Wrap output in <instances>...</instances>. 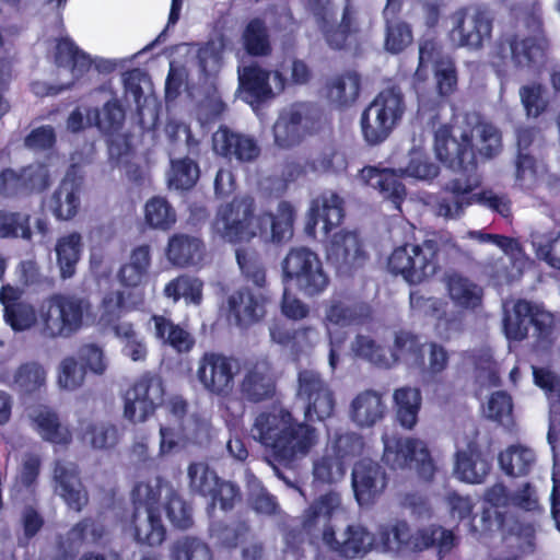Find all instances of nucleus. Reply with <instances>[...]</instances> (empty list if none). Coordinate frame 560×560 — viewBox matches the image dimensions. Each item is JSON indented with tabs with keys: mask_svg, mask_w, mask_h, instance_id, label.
Returning <instances> with one entry per match:
<instances>
[{
	"mask_svg": "<svg viewBox=\"0 0 560 560\" xmlns=\"http://www.w3.org/2000/svg\"><path fill=\"white\" fill-rule=\"evenodd\" d=\"M471 130H465L459 138L453 135V126L441 125L434 131V151L438 160L463 178H453L443 187V195L436 202V213L447 220L458 219L467 207L478 202L503 218L512 214L511 200L492 190L472 194L479 185L478 161Z\"/></svg>",
	"mask_w": 560,
	"mask_h": 560,
	"instance_id": "f257e3e1",
	"label": "nucleus"
},
{
	"mask_svg": "<svg viewBox=\"0 0 560 560\" xmlns=\"http://www.w3.org/2000/svg\"><path fill=\"white\" fill-rule=\"evenodd\" d=\"M295 215L294 207L285 200L278 203L276 214L270 211L257 213L252 196H235L218 209L212 228L231 244L250 242L255 237L281 244L292 237Z\"/></svg>",
	"mask_w": 560,
	"mask_h": 560,
	"instance_id": "f03ea898",
	"label": "nucleus"
},
{
	"mask_svg": "<svg viewBox=\"0 0 560 560\" xmlns=\"http://www.w3.org/2000/svg\"><path fill=\"white\" fill-rule=\"evenodd\" d=\"M250 434L275 462L285 467L296 466L319 442V432L315 428L298 421L282 408L259 412L254 419Z\"/></svg>",
	"mask_w": 560,
	"mask_h": 560,
	"instance_id": "7ed1b4c3",
	"label": "nucleus"
},
{
	"mask_svg": "<svg viewBox=\"0 0 560 560\" xmlns=\"http://www.w3.org/2000/svg\"><path fill=\"white\" fill-rule=\"evenodd\" d=\"M502 329L510 343L527 340L530 350H552L560 341V318L526 299H517L504 311Z\"/></svg>",
	"mask_w": 560,
	"mask_h": 560,
	"instance_id": "20e7f679",
	"label": "nucleus"
},
{
	"mask_svg": "<svg viewBox=\"0 0 560 560\" xmlns=\"http://www.w3.org/2000/svg\"><path fill=\"white\" fill-rule=\"evenodd\" d=\"M405 110V96L399 86L382 90L361 115L364 140L371 145L384 142L401 120Z\"/></svg>",
	"mask_w": 560,
	"mask_h": 560,
	"instance_id": "39448f33",
	"label": "nucleus"
},
{
	"mask_svg": "<svg viewBox=\"0 0 560 560\" xmlns=\"http://www.w3.org/2000/svg\"><path fill=\"white\" fill-rule=\"evenodd\" d=\"M307 9L314 15L327 46L336 51L359 47L361 26L358 9L347 0L340 21H331V0H307Z\"/></svg>",
	"mask_w": 560,
	"mask_h": 560,
	"instance_id": "423d86ee",
	"label": "nucleus"
},
{
	"mask_svg": "<svg viewBox=\"0 0 560 560\" xmlns=\"http://www.w3.org/2000/svg\"><path fill=\"white\" fill-rule=\"evenodd\" d=\"M283 283L293 285L306 298L324 293L330 278L318 254L306 246L290 248L281 262Z\"/></svg>",
	"mask_w": 560,
	"mask_h": 560,
	"instance_id": "0eeeda50",
	"label": "nucleus"
},
{
	"mask_svg": "<svg viewBox=\"0 0 560 560\" xmlns=\"http://www.w3.org/2000/svg\"><path fill=\"white\" fill-rule=\"evenodd\" d=\"M440 247L436 241L425 240L421 244H404L388 257L387 268L400 275L410 284H418L435 275L439 269Z\"/></svg>",
	"mask_w": 560,
	"mask_h": 560,
	"instance_id": "6e6552de",
	"label": "nucleus"
},
{
	"mask_svg": "<svg viewBox=\"0 0 560 560\" xmlns=\"http://www.w3.org/2000/svg\"><path fill=\"white\" fill-rule=\"evenodd\" d=\"M382 442L384 445L383 460L388 467L415 470L425 480L433 477L435 466L424 441L385 433L382 436Z\"/></svg>",
	"mask_w": 560,
	"mask_h": 560,
	"instance_id": "1a4fd4ad",
	"label": "nucleus"
},
{
	"mask_svg": "<svg viewBox=\"0 0 560 560\" xmlns=\"http://www.w3.org/2000/svg\"><path fill=\"white\" fill-rule=\"evenodd\" d=\"M133 512L127 529L140 544L159 546L165 538L159 506L155 504V493L151 482H139L132 492Z\"/></svg>",
	"mask_w": 560,
	"mask_h": 560,
	"instance_id": "9d476101",
	"label": "nucleus"
},
{
	"mask_svg": "<svg viewBox=\"0 0 560 560\" xmlns=\"http://www.w3.org/2000/svg\"><path fill=\"white\" fill-rule=\"evenodd\" d=\"M89 299L75 294L56 293L43 305L44 327L54 337H70L83 325V318L90 312Z\"/></svg>",
	"mask_w": 560,
	"mask_h": 560,
	"instance_id": "9b49d317",
	"label": "nucleus"
},
{
	"mask_svg": "<svg viewBox=\"0 0 560 560\" xmlns=\"http://www.w3.org/2000/svg\"><path fill=\"white\" fill-rule=\"evenodd\" d=\"M52 184L48 164L39 161L21 167H3L0 171V199L21 200L42 195Z\"/></svg>",
	"mask_w": 560,
	"mask_h": 560,
	"instance_id": "f8f14e48",
	"label": "nucleus"
},
{
	"mask_svg": "<svg viewBox=\"0 0 560 560\" xmlns=\"http://www.w3.org/2000/svg\"><path fill=\"white\" fill-rule=\"evenodd\" d=\"M373 319L372 306L364 301L346 302L331 300L325 310V325L330 343V350L343 346L349 338L345 330L349 326H363Z\"/></svg>",
	"mask_w": 560,
	"mask_h": 560,
	"instance_id": "ddd939ff",
	"label": "nucleus"
},
{
	"mask_svg": "<svg viewBox=\"0 0 560 560\" xmlns=\"http://www.w3.org/2000/svg\"><path fill=\"white\" fill-rule=\"evenodd\" d=\"M453 544V533L442 527L422 528L410 535L408 525L405 522H397L389 525V530L382 532V547L388 551H397L404 546L412 550L436 546L440 552H444L448 551Z\"/></svg>",
	"mask_w": 560,
	"mask_h": 560,
	"instance_id": "4468645a",
	"label": "nucleus"
},
{
	"mask_svg": "<svg viewBox=\"0 0 560 560\" xmlns=\"http://www.w3.org/2000/svg\"><path fill=\"white\" fill-rule=\"evenodd\" d=\"M164 386L159 376L145 375L124 395V417L132 423L147 421L162 405Z\"/></svg>",
	"mask_w": 560,
	"mask_h": 560,
	"instance_id": "2eb2a0df",
	"label": "nucleus"
},
{
	"mask_svg": "<svg viewBox=\"0 0 560 560\" xmlns=\"http://www.w3.org/2000/svg\"><path fill=\"white\" fill-rule=\"evenodd\" d=\"M452 21L450 39L458 47L478 50L491 38L492 19L482 10L459 8L452 14Z\"/></svg>",
	"mask_w": 560,
	"mask_h": 560,
	"instance_id": "dca6fc26",
	"label": "nucleus"
},
{
	"mask_svg": "<svg viewBox=\"0 0 560 560\" xmlns=\"http://www.w3.org/2000/svg\"><path fill=\"white\" fill-rule=\"evenodd\" d=\"M212 150L215 155L240 165L254 163L261 153L255 136L220 125L212 133Z\"/></svg>",
	"mask_w": 560,
	"mask_h": 560,
	"instance_id": "f3484780",
	"label": "nucleus"
},
{
	"mask_svg": "<svg viewBox=\"0 0 560 560\" xmlns=\"http://www.w3.org/2000/svg\"><path fill=\"white\" fill-rule=\"evenodd\" d=\"M389 530V525L381 526L376 539L361 525H349L336 537L332 529H325L322 538L324 544L341 556L354 559L365 556L373 548L386 551L382 547V532Z\"/></svg>",
	"mask_w": 560,
	"mask_h": 560,
	"instance_id": "a211bd4d",
	"label": "nucleus"
},
{
	"mask_svg": "<svg viewBox=\"0 0 560 560\" xmlns=\"http://www.w3.org/2000/svg\"><path fill=\"white\" fill-rule=\"evenodd\" d=\"M539 45L533 37L521 38L517 34L502 35L490 55V63L498 73L504 72L512 61L515 67H533L536 63Z\"/></svg>",
	"mask_w": 560,
	"mask_h": 560,
	"instance_id": "6ab92c4d",
	"label": "nucleus"
},
{
	"mask_svg": "<svg viewBox=\"0 0 560 560\" xmlns=\"http://www.w3.org/2000/svg\"><path fill=\"white\" fill-rule=\"evenodd\" d=\"M298 396L305 402L304 416L307 421H322L334 412L335 399L331 389L312 370L300 373Z\"/></svg>",
	"mask_w": 560,
	"mask_h": 560,
	"instance_id": "aec40b11",
	"label": "nucleus"
},
{
	"mask_svg": "<svg viewBox=\"0 0 560 560\" xmlns=\"http://www.w3.org/2000/svg\"><path fill=\"white\" fill-rule=\"evenodd\" d=\"M326 258L338 271L351 272L361 268L368 254L357 232H336L326 245Z\"/></svg>",
	"mask_w": 560,
	"mask_h": 560,
	"instance_id": "412c9836",
	"label": "nucleus"
},
{
	"mask_svg": "<svg viewBox=\"0 0 560 560\" xmlns=\"http://www.w3.org/2000/svg\"><path fill=\"white\" fill-rule=\"evenodd\" d=\"M84 177L72 164L48 200V209L58 221L72 220L81 207Z\"/></svg>",
	"mask_w": 560,
	"mask_h": 560,
	"instance_id": "4be33fe9",
	"label": "nucleus"
},
{
	"mask_svg": "<svg viewBox=\"0 0 560 560\" xmlns=\"http://www.w3.org/2000/svg\"><path fill=\"white\" fill-rule=\"evenodd\" d=\"M238 362L222 352H206L198 369L202 385L214 394H225L232 388Z\"/></svg>",
	"mask_w": 560,
	"mask_h": 560,
	"instance_id": "5701e85b",
	"label": "nucleus"
},
{
	"mask_svg": "<svg viewBox=\"0 0 560 560\" xmlns=\"http://www.w3.org/2000/svg\"><path fill=\"white\" fill-rule=\"evenodd\" d=\"M491 468V458L486 455L475 440L458 442L455 453L454 476L466 483H481Z\"/></svg>",
	"mask_w": 560,
	"mask_h": 560,
	"instance_id": "b1692460",
	"label": "nucleus"
},
{
	"mask_svg": "<svg viewBox=\"0 0 560 560\" xmlns=\"http://www.w3.org/2000/svg\"><path fill=\"white\" fill-rule=\"evenodd\" d=\"M343 218V199L335 191H323L311 202L305 231L310 236H315L316 226L322 221L323 231L328 235L332 229L342 223Z\"/></svg>",
	"mask_w": 560,
	"mask_h": 560,
	"instance_id": "393cba45",
	"label": "nucleus"
},
{
	"mask_svg": "<svg viewBox=\"0 0 560 560\" xmlns=\"http://www.w3.org/2000/svg\"><path fill=\"white\" fill-rule=\"evenodd\" d=\"M386 485V475L376 463L364 459L354 465L352 488L361 506L373 503L383 493Z\"/></svg>",
	"mask_w": 560,
	"mask_h": 560,
	"instance_id": "a878e982",
	"label": "nucleus"
},
{
	"mask_svg": "<svg viewBox=\"0 0 560 560\" xmlns=\"http://www.w3.org/2000/svg\"><path fill=\"white\" fill-rule=\"evenodd\" d=\"M266 298L261 292H254L243 287L229 295L226 300L228 317L233 318L240 327H247L259 322L266 314Z\"/></svg>",
	"mask_w": 560,
	"mask_h": 560,
	"instance_id": "bb28decb",
	"label": "nucleus"
},
{
	"mask_svg": "<svg viewBox=\"0 0 560 560\" xmlns=\"http://www.w3.org/2000/svg\"><path fill=\"white\" fill-rule=\"evenodd\" d=\"M359 177L364 185L378 190L384 199L392 201L395 208L400 210L407 195L401 174L393 168L368 165L360 171Z\"/></svg>",
	"mask_w": 560,
	"mask_h": 560,
	"instance_id": "cd10ccee",
	"label": "nucleus"
},
{
	"mask_svg": "<svg viewBox=\"0 0 560 560\" xmlns=\"http://www.w3.org/2000/svg\"><path fill=\"white\" fill-rule=\"evenodd\" d=\"M271 71L257 62L238 68V90L242 98L250 105L262 104L273 97L270 85Z\"/></svg>",
	"mask_w": 560,
	"mask_h": 560,
	"instance_id": "c85d7f7f",
	"label": "nucleus"
},
{
	"mask_svg": "<svg viewBox=\"0 0 560 560\" xmlns=\"http://www.w3.org/2000/svg\"><path fill=\"white\" fill-rule=\"evenodd\" d=\"M387 411L380 392L365 389L357 394L349 406V418L355 427L369 429L381 422Z\"/></svg>",
	"mask_w": 560,
	"mask_h": 560,
	"instance_id": "c756f323",
	"label": "nucleus"
},
{
	"mask_svg": "<svg viewBox=\"0 0 560 560\" xmlns=\"http://www.w3.org/2000/svg\"><path fill=\"white\" fill-rule=\"evenodd\" d=\"M23 290L11 284L0 289V303L3 306L4 320L15 331L32 327L36 320L34 307L22 300Z\"/></svg>",
	"mask_w": 560,
	"mask_h": 560,
	"instance_id": "7c9ffc66",
	"label": "nucleus"
},
{
	"mask_svg": "<svg viewBox=\"0 0 560 560\" xmlns=\"http://www.w3.org/2000/svg\"><path fill=\"white\" fill-rule=\"evenodd\" d=\"M54 482L56 494H58L70 509L81 511L88 502V494L78 476L77 466L73 463H57L54 469Z\"/></svg>",
	"mask_w": 560,
	"mask_h": 560,
	"instance_id": "2f4dec72",
	"label": "nucleus"
},
{
	"mask_svg": "<svg viewBox=\"0 0 560 560\" xmlns=\"http://www.w3.org/2000/svg\"><path fill=\"white\" fill-rule=\"evenodd\" d=\"M165 253L167 260L175 267H195L203 259L205 244L199 237L175 233L168 238Z\"/></svg>",
	"mask_w": 560,
	"mask_h": 560,
	"instance_id": "473e14b6",
	"label": "nucleus"
},
{
	"mask_svg": "<svg viewBox=\"0 0 560 560\" xmlns=\"http://www.w3.org/2000/svg\"><path fill=\"white\" fill-rule=\"evenodd\" d=\"M54 63L57 68H66L75 77L88 73L92 67V59L69 36H60L55 39L52 51Z\"/></svg>",
	"mask_w": 560,
	"mask_h": 560,
	"instance_id": "72a5a7b5",
	"label": "nucleus"
},
{
	"mask_svg": "<svg viewBox=\"0 0 560 560\" xmlns=\"http://www.w3.org/2000/svg\"><path fill=\"white\" fill-rule=\"evenodd\" d=\"M342 511L340 497L336 492H327L320 495L305 511L303 520V532L306 535H313L315 530L330 529L327 526L328 521Z\"/></svg>",
	"mask_w": 560,
	"mask_h": 560,
	"instance_id": "f704fd0d",
	"label": "nucleus"
},
{
	"mask_svg": "<svg viewBox=\"0 0 560 560\" xmlns=\"http://www.w3.org/2000/svg\"><path fill=\"white\" fill-rule=\"evenodd\" d=\"M305 110L303 105L293 106L280 115L273 126L275 142L279 148L290 149L298 145L304 136Z\"/></svg>",
	"mask_w": 560,
	"mask_h": 560,
	"instance_id": "c9c22d12",
	"label": "nucleus"
},
{
	"mask_svg": "<svg viewBox=\"0 0 560 560\" xmlns=\"http://www.w3.org/2000/svg\"><path fill=\"white\" fill-rule=\"evenodd\" d=\"M153 485L155 493V504L159 506L161 500H164L166 515L170 522L178 528H187L191 524V514L189 506L177 495L168 482H163L159 477L149 480Z\"/></svg>",
	"mask_w": 560,
	"mask_h": 560,
	"instance_id": "e433bc0d",
	"label": "nucleus"
},
{
	"mask_svg": "<svg viewBox=\"0 0 560 560\" xmlns=\"http://www.w3.org/2000/svg\"><path fill=\"white\" fill-rule=\"evenodd\" d=\"M84 248L83 237L79 232H70L58 237L55 245L56 261L62 279L74 276L77 265Z\"/></svg>",
	"mask_w": 560,
	"mask_h": 560,
	"instance_id": "4c0bfd02",
	"label": "nucleus"
},
{
	"mask_svg": "<svg viewBox=\"0 0 560 560\" xmlns=\"http://www.w3.org/2000/svg\"><path fill=\"white\" fill-rule=\"evenodd\" d=\"M151 320L154 324V337L162 346L173 350H192L195 347V337L185 327L158 314L152 315Z\"/></svg>",
	"mask_w": 560,
	"mask_h": 560,
	"instance_id": "58836bf2",
	"label": "nucleus"
},
{
	"mask_svg": "<svg viewBox=\"0 0 560 560\" xmlns=\"http://www.w3.org/2000/svg\"><path fill=\"white\" fill-rule=\"evenodd\" d=\"M30 418L35 430L44 440L55 444H68L70 442V430L59 422L57 413L50 408L36 407L30 411Z\"/></svg>",
	"mask_w": 560,
	"mask_h": 560,
	"instance_id": "ea45409f",
	"label": "nucleus"
},
{
	"mask_svg": "<svg viewBox=\"0 0 560 560\" xmlns=\"http://www.w3.org/2000/svg\"><path fill=\"white\" fill-rule=\"evenodd\" d=\"M393 401L399 424L412 430L418 422V415L422 405V395L419 388L402 386L394 390Z\"/></svg>",
	"mask_w": 560,
	"mask_h": 560,
	"instance_id": "a19ab883",
	"label": "nucleus"
},
{
	"mask_svg": "<svg viewBox=\"0 0 560 560\" xmlns=\"http://www.w3.org/2000/svg\"><path fill=\"white\" fill-rule=\"evenodd\" d=\"M241 42L243 49L250 57H267L272 52L268 26L260 18H253L247 22Z\"/></svg>",
	"mask_w": 560,
	"mask_h": 560,
	"instance_id": "79ce46f5",
	"label": "nucleus"
},
{
	"mask_svg": "<svg viewBox=\"0 0 560 560\" xmlns=\"http://www.w3.org/2000/svg\"><path fill=\"white\" fill-rule=\"evenodd\" d=\"M151 266V248L148 244L135 247L130 260L124 264L118 271V279L122 285L136 288L142 283Z\"/></svg>",
	"mask_w": 560,
	"mask_h": 560,
	"instance_id": "37998d69",
	"label": "nucleus"
},
{
	"mask_svg": "<svg viewBox=\"0 0 560 560\" xmlns=\"http://www.w3.org/2000/svg\"><path fill=\"white\" fill-rule=\"evenodd\" d=\"M361 91V77L355 71H347L336 75L327 83L329 100L340 107L349 106L357 101Z\"/></svg>",
	"mask_w": 560,
	"mask_h": 560,
	"instance_id": "c03bdc74",
	"label": "nucleus"
},
{
	"mask_svg": "<svg viewBox=\"0 0 560 560\" xmlns=\"http://www.w3.org/2000/svg\"><path fill=\"white\" fill-rule=\"evenodd\" d=\"M434 90L441 101H450L458 90V70L451 57H442L433 63Z\"/></svg>",
	"mask_w": 560,
	"mask_h": 560,
	"instance_id": "a18cd8bd",
	"label": "nucleus"
},
{
	"mask_svg": "<svg viewBox=\"0 0 560 560\" xmlns=\"http://www.w3.org/2000/svg\"><path fill=\"white\" fill-rule=\"evenodd\" d=\"M273 390V382L265 362L246 369L242 383V392L252 400H260L268 397Z\"/></svg>",
	"mask_w": 560,
	"mask_h": 560,
	"instance_id": "49530a36",
	"label": "nucleus"
},
{
	"mask_svg": "<svg viewBox=\"0 0 560 560\" xmlns=\"http://www.w3.org/2000/svg\"><path fill=\"white\" fill-rule=\"evenodd\" d=\"M176 220V211L166 198L154 196L145 202L144 221L150 228L168 231Z\"/></svg>",
	"mask_w": 560,
	"mask_h": 560,
	"instance_id": "de8ad7c7",
	"label": "nucleus"
},
{
	"mask_svg": "<svg viewBox=\"0 0 560 560\" xmlns=\"http://www.w3.org/2000/svg\"><path fill=\"white\" fill-rule=\"evenodd\" d=\"M363 438L352 431L339 429L328 434L327 450L345 463L362 453Z\"/></svg>",
	"mask_w": 560,
	"mask_h": 560,
	"instance_id": "09e8293b",
	"label": "nucleus"
},
{
	"mask_svg": "<svg viewBox=\"0 0 560 560\" xmlns=\"http://www.w3.org/2000/svg\"><path fill=\"white\" fill-rule=\"evenodd\" d=\"M486 500L493 506H508L512 504L526 511H533L537 508V498L528 485L513 497L506 493L503 485H494L487 491Z\"/></svg>",
	"mask_w": 560,
	"mask_h": 560,
	"instance_id": "8fccbe9b",
	"label": "nucleus"
},
{
	"mask_svg": "<svg viewBox=\"0 0 560 560\" xmlns=\"http://www.w3.org/2000/svg\"><path fill=\"white\" fill-rule=\"evenodd\" d=\"M236 261L242 276L247 282H252L257 289L266 285V268L259 253L249 247H241L235 252Z\"/></svg>",
	"mask_w": 560,
	"mask_h": 560,
	"instance_id": "3c124183",
	"label": "nucleus"
},
{
	"mask_svg": "<svg viewBox=\"0 0 560 560\" xmlns=\"http://www.w3.org/2000/svg\"><path fill=\"white\" fill-rule=\"evenodd\" d=\"M397 360L396 352H329L328 358L332 371L350 361H365L380 369H389Z\"/></svg>",
	"mask_w": 560,
	"mask_h": 560,
	"instance_id": "603ef678",
	"label": "nucleus"
},
{
	"mask_svg": "<svg viewBox=\"0 0 560 560\" xmlns=\"http://www.w3.org/2000/svg\"><path fill=\"white\" fill-rule=\"evenodd\" d=\"M535 462L534 452L523 445H513L499 455L501 468L510 476H522L529 471Z\"/></svg>",
	"mask_w": 560,
	"mask_h": 560,
	"instance_id": "864d4df0",
	"label": "nucleus"
},
{
	"mask_svg": "<svg viewBox=\"0 0 560 560\" xmlns=\"http://www.w3.org/2000/svg\"><path fill=\"white\" fill-rule=\"evenodd\" d=\"M413 42L409 23L400 19H387L385 22L384 49L393 55L402 52Z\"/></svg>",
	"mask_w": 560,
	"mask_h": 560,
	"instance_id": "5fc2aeb1",
	"label": "nucleus"
},
{
	"mask_svg": "<svg viewBox=\"0 0 560 560\" xmlns=\"http://www.w3.org/2000/svg\"><path fill=\"white\" fill-rule=\"evenodd\" d=\"M199 176L200 168L195 160L185 156L171 161L170 187L176 190H189L196 185Z\"/></svg>",
	"mask_w": 560,
	"mask_h": 560,
	"instance_id": "6e6d98bb",
	"label": "nucleus"
},
{
	"mask_svg": "<svg viewBox=\"0 0 560 560\" xmlns=\"http://www.w3.org/2000/svg\"><path fill=\"white\" fill-rule=\"evenodd\" d=\"M315 331L311 327L293 328L275 324L270 327L271 339L278 345L290 350H307L313 345L310 336Z\"/></svg>",
	"mask_w": 560,
	"mask_h": 560,
	"instance_id": "4d7b16f0",
	"label": "nucleus"
},
{
	"mask_svg": "<svg viewBox=\"0 0 560 560\" xmlns=\"http://www.w3.org/2000/svg\"><path fill=\"white\" fill-rule=\"evenodd\" d=\"M202 287L203 283L198 278L182 275L166 283L164 294L175 302L185 299L194 304H200L202 301Z\"/></svg>",
	"mask_w": 560,
	"mask_h": 560,
	"instance_id": "13d9d810",
	"label": "nucleus"
},
{
	"mask_svg": "<svg viewBox=\"0 0 560 560\" xmlns=\"http://www.w3.org/2000/svg\"><path fill=\"white\" fill-rule=\"evenodd\" d=\"M346 463L334 453L328 452L327 447L324 454L313 463L314 479L322 483H336L345 477Z\"/></svg>",
	"mask_w": 560,
	"mask_h": 560,
	"instance_id": "bf43d9fd",
	"label": "nucleus"
},
{
	"mask_svg": "<svg viewBox=\"0 0 560 560\" xmlns=\"http://www.w3.org/2000/svg\"><path fill=\"white\" fill-rule=\"evenodd\" d=\"M31 217L20 211L0 210V238H23L31 241Z\"/></svg>",
	"mask_w": 560,
	"mask_h": 560,
	"instance_id": "052dcab7",
	"label": "nucleus"
},
{
	"mask_svg": "<svg viewBox=\"0 0 560 560\" xmlns=\"http://www.w3.org/2000/svg\"><path fill=\"white\" fill-rule=\"evenodd\" d=\"M171 560H212L209 547L200 539L184 536L173 542L170 549Z\"/></svg>",
	"mask_w": 560,
	"mask_h": 560,
	"instance_id": "680f3d73",
	"label": "nucleus"
},
{
	"mask_svg": "<svg viewBox=\"0 0 560 560\" xmlns=\"http://www.w3.org/2000/svg\"><path fill=\"white\" fill-rule=\"evenodd\" d=\"M82 440L94 448H109L119 440L118 429L109 423H82Z\"/></svg>",
	"mask_w": 560,
	"mask_h": 560,
	"instance_id": "e2e57ef3",
	"label": "nucleus"
},
{
	"mask_svg": "<svg viewBox=\"0 0 560 560\" xmlns=\"http://www.w3.org/2000/svg\"><path fill=\"white\" fill-rule=\"evenodd\" d=\"M477 285L467 278L454 273L447 277V291L451 299L464 307L477 306L481 299L477 294Z\"/></svg>",
	"mask_w": 560,
	"mask_h": 560,
	"instance_id": "0e129e2a",
	"label": "nucleus"
},
{
	"mask_svg": "<svg viewBox=\"0 0 560 560\" xmlns=\"http://www.w3.org/2000/svg\"><path fill=\"white\" fill-rule=\"evenodd\" d=\"M474 130L479 140V154L485 159L495 158L502 150V135L497 126L490 121L480 120Z\"/></svg>",
	"mask_w": 560,
	"mask_h": 560,
	"instance_id": "69168bd1",
	"label": "nucleus"
},
{
	"mask_svg": "<svg viewBox=\"0 0 560 560\" xmlns=\"http://www.w3.org/2000/svg\"><path fill=\"white\" fill-rule=\"evenodd\" d=\"M197 65L200 75L208 80L217 75L222 66V51L214 42L202 44L197 50Z\"/></svg>",
	"mask_w": 560,
	"mask_h": 560,
	"instance_id": "338daca9",
	"label": "nucleus"
},
{
	"mask_svg": "<svg viewBox=\"0 0 560 560\" xmlns=\"http://www.w3.org/2000/svg\"><path fill=\"white\" fill-rule=\"evenodd\" d=\"M188 479L191 491L203 497H210L218 486V477L214 471L203 463H194L188 467Z\"/></svg>",
	"mask_w": 560,
	"mask_h": 560,
	"instance_id": "774afa93",
	"label": "nucleus"
}]
</instances>
